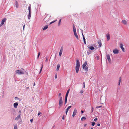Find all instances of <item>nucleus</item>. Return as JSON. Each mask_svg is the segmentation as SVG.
Wrapping results in <instances>:
<instances>
[{"instance_id": "f257e3e1", "label": "nucleus", "mask_w": 129, "mask_h": 129, "mask_svg": "<svg viewBox=\"0 0 129 129\" xmlns=\"http://www.w3.org/2000/svg\"><path fill=\"white\" fill-rule=\"evenodd\" d=\"M76 66L75 67V70L76 72V73H78L80 65V62L79 61L78 59H77L76 60Z\"/></svg>"}, {"instance_id": "f03ea898", "label": "nucleus", "mask_w": 129, "mask_h": 129, "mask_svg": "<svg viewBox=\"0 0 129 129\" xmlns=\"http://www.w3.org/2000/svg\"><path fill=\"white\" fill-rule=\"evenodd\" d=\"M28 10H29V13L27 15V17L28 19H30L31 16V5L30 4L29 5Z\"/></svg>"}, {"instance_id": "7ed1b4c3", "label": "nucleus", "mask_w": 129, "mask_h": 129, "mask_svg": "<svg viewBox=\"0 0 129 129\" xmlns=\"http://www.w3.org/2000/svg\"><path fill=\"white\" fill-rule=\"evenodd\" d=\"M15 72L16 74L18 75H21L24 74V73L22 71L20 70H19L16 71Z\"/></svg>"}, {"instance_id": "20e7f679", "label": "nucleus", "mask_w": 129, "mask_h": 129, "mask_svg": "<svg viewBox=\"0 0 129 129\" xmlns=\"http://www.w3.org/2000/svg\"><path fill=\"white\" fill-rule=\"evenodd\" d=\"M63 103L62 98V97H60V99L59 101V105L60 107L62 105Z\"/></svg>"}, {"instance_id": "39448f33", "label": "nucleus", "mask_w": 129, "mask_h": 129, "mask_svg": "<svg viewBox=\"0 0 129 129\" xmlns=\"http://www.w3.org/2000/svg\"><path fill=\"white\" fill-rule=\"evenodd\" d=\"M107 58L108 60V61L110 63H111V59L110 56L109 54H108L106 55Z\"/></svg>"}, {"instance_id": "423d86ee", "label": "nucleus", "mask_w": 129, "mask_h": 129, "mask_svg": "<svg viewBox=\"0 0 129 129\" xmlns=\"http://www.w3.org/2000/svg\"><path fill=\"white\" fill-rule=\"evenodd\" d=\"M113 53L115 54H118L119 53V50L116 49H114L113 50Z\"/></svg>"}, {"instance_id": "0eeeda50", "label": "nucleus", "mask_w": 129, "mask_h": 129, "mask_svg": "<svg viewBox=\"0 0 129 129\" xmlns=\"http://www.w3.org/2000/svg\"><path fill=\"white\" fill-rule=\"evenodd\" d=\"M77 110L75 108L74 110V112L72 115V116L73 117H74L76 115V113L77 112Z\"/></svg>"}, {"instance_id": "6e6552de", "label": "nucleus", "mask_w": 129, "mask_h": 129, "mask_svg": "<svg viewBox=\"0 0 129 129\" xmlns=\"http://www.w3.org/2000/svg\"><path fill=\"white\" fill-rule=\"evenodd\" d=\"M123 45L122 44H120V47L121 49L122 50V51L123 52H125L124 49L123 48Z\"/></svg>"}, {"instance_id": "1a4fd4ad", "label": "nucleus", "mask_w": 129, "mask_h": 129, "mask_svg": "<svg viewBox=\"0 0 129 129\" xmlns=\"http://www.w3.org/2000/svg\"><path fill=\"white\" fill-rule=\"evenodd\" d=\"M6 20L5 18H4L3 19L1 22V25H2L4 24L5 21H6Z\"/></svg>"}, {"instance_id": "9d476101", "label": "nucleus", "mask_w": 129, "mask_h": 129, "mask_svg": "<svg viewBox=\"0 0 129 129\" xmlns=\"http://www.w3.org/2000/svg\"><path fill=\"white\" fill-rule=\"evenodd\" d=\"M87 61H85L84 63L82 65V68L83 69H84L85 68V67H86V66L87 65Z\"/></svg>"}, {"instance_id": "9b49d317", "label": "nucleus", "mask_w": 129, "mask_h": 129, "mask_svg": "<svg viewBox=\"0 0 129 129\" xmlns=\"http://www.w3.org/2000/svg\"><path fill=\"white\" fill-rule=\"evenodd\" d=\"M87 47L88 48H89V49L91 50H92L94 49V48L92 46H89V45H88L87 46Z\"/></svg>"}, {"instance_id": "f8f14e48", "label": "nucleus", "mask_w": 129, "mask_h": 129, "mask_svg": "<svg viewBox=\"0 0 129 129\" xmlns=\"http://www.w3.org/2000/svg\"><path fill=\"white\" fill-rule=\"evenodd\" d=\"M71 106H69L68 107V108H67V109H66V115L67 114L68 111L69 109L70 108H71Z\"/></svg>"}, {"instance_id": "ddd939ff", "label": "nucleus", "mask_w": 129, "mask_h": 129, "mask_svg": "<svg viewBox=\"0 0 129 129\" xmlns=\"http://www.w3.org/2000/svg\"><path fill=\"white\" fill-rule=\"evenodd\" d=\"M18 105V103L17 102L14 103L13 104L14 107L15 108H16L17 107Z\"/></svg>"}, {"instance_id": "4468645a", "label": "nucleus", "mask_w": 129, "mask_h": 129, "mask_svg": "<svg viewBox=\"0 0 129 129\" xmlns=\"http://www.w3.org/2000/svg\"><path fill=\"white\" fill-rule=\"evenodd\" d=\"M98 43L99 45V47H101L102 46V43L101 42V40H99V41L98 42Z\"/></svg>"}, {"instance_id": "2eb2a0df", "label": "nucleus", "mask_w": 129, "mask_h": 129, "mask_svg": "<svg viewBox=\"0 0 129 129\" xmlns=\"http://www.w3.org/2000/svg\"><path fill=\"white\" fill-rule=\"evenodd\" d=\"M20 114L16 118H15V120H18L20 118H21L20 117Z\"/></svg>"}, {"instance_id": "dca6fc26", "label": "nucleus", "mask_w": 129, "mask_h": 129, "mask_svg": "<svg viewBox=\"0 0 129 129\" xmlns=\"http://www.w3.org/2000/svg\"><path fill=\"white\" fill-rule=\"evenodd\" d=\"M48 25H45L43 28V30H44L47 29L48 27Z\"/></svg>"}, {"instance_id": "f3484780", "label": "nucleus", "mask_w": 129, "mask_h": 129, "mask_svg": "<svg viewBox=\"0 0 129 129\" xmlns=\"http://www.w3.org/2000/svg\"><path fill=\"white\" fill-rule=\"evenodd\" d=\"M108 41H109L110 39V37L109 34H108L106 36Z\"/></svg>"}, {"instance_id": "a211bd4d", "label": "nucleus", "mask_w": 129, "mask_h": 129, "mask_svg": "<svg viewBox=\"0 0 129 129\" xmlns=\"http://www.w3.org/2000/svg\"><path fill=\"white\" fill-rule=\"evenodd\" d=\"M73 31L74 32V33H76V28L74 24L73 25Z\"/></svg>"}, {"instance_id": "6ab92c4d", "label": "nucleus", "mask_w": 129, "mask_h": 129, "mask_svg": "<svg viewBox=\"0 0 129 129\" xmlns=\"http://www.w3.org/2000/svg\"><path fill=\"white\" fill-rule=\"evenodd\" d=\"M122 22L124 24L126 25L127 23V22L126 21L124 20H122Z\"/></svg>"}, {"instance_id": "aec40b11", "label": "nucleus", "mask_w": 129, "mask_h": 129, "mask_svg": "<svg viewBox=\"0 0 129 129\" xmlns=\"http://www.w3.org/2000/svg\"><path fill=\"white\" fill-rule=\"evenodd\" d=\"M74 35L76 37V38L77 39H79V38H78V35L77 34L76 32L74 33Z\"/></svg>"}, {"instance_id": "412c9836", "label": "nucleus", "mask_w": 129, "mask_h": 129, "mask_svg": "<svg viewBox=\"0 0 129 129\" xmlns=\"http://www.w3.org/2000/svg\"><path fill=\"white\" fill-rule=\"evenodd\" d=\"M60 67V65L59 64H58L57 65V69H56V71H58L59 69V68Z\"/></svg>"}, {"instance_id": "4be33fe9", "label": "nucleus", "mask_w": 129, "mask_h": 129, "mask_svg": "<svg viewBox=\"0 0 129 129\" xmlns=\"http://www.w3.org/2000/svg\"><path fill=\"white\" fill-rule=\"evenodd\" d=\"M121 77H120L119 78V80L118 81V85H120V83L121 82Z\"/></svg>"}, {"instance_id": "5701e85b", "label": "nucleus", "mask_w": 129, "mask_h": 129, "mask_svg": "<svg viewBox=\"0 0 129 129\" xmlns=\"http://www.w3.org/2000/svg\"><path fill=\"white\" fill-rule=\"evenodd\" d=\"M86 118L85 117H82L81 119V120L82 121H83L84 120H85L86 119Z\"/></svg>"}, {"instance_id": "b1692460", "label": "nucleus", "mask_w": 129, "mask_h": 129, "mask_svg": "<svg viewBox=\"0 0 129 129\" xmlns=\"http://www.w3.org/2000/svg\"><path fill=\"white\" fill-rule=\"evenodd\" d=\"M87 54L89 55L91 53V51L88 50L87 52Z\"/></svg>"}, {"instance_id": "393cba45", "label": "nucleus", "mask_w": 129, "mask_h": 129, "mask_svg": "<svg viewBox=\"0 0 129 129\" xmlns=\"http://www.w3.org/2000/svg\"><path fill=\"white\" fill-rule=\"evenodd\" d=\"M16 7V8H18V4L17 2L16 1V4H15Z\"/></svg>"}, {"instance_id": "a878e982", "label": "nucleus", "mask_w": 129, "mask_h": 129, "mask_svg": "<svg viewBox=\"0 0 129 129\" xmlns=\"http://www.w3.org/2000/svg\"><path fill=\"white\" fill-rule=\"evenodd\" d=\"M61 19H59V22H58V26H59L60 25V23H61Z\"/></svg>"}, {"instance_id": "bb28decb", "label": "nucleus", "mask_w": 129, "mask_h": 129, "mask_svg": "<svg viewBox=\"0 0 129 129\" xmlns=\"http://www.w3.org/2000/svg\"><path fill=\"white\" fill-rule=\"evenodd\" d=\"M85 70V71L86 72H87L88 71V68L86 66L85 67V68L84 69Z\"/></svg>"}, {"instance_id": "cd10ccee", "label": "nucleus", "mask_w": 129, "mask_h": 129, "mask_svg": "<svg viewBox=\"0 0 129 129\" xmlns=\"http://www.w3.org/2000/svg\"><path fill=\"white\" fill-rule=\"evenodd\" d=\"M70 90V89H69L67 91V92H66V95H68L69 93V92Z\"/></svg>"}, {"instance_id": "c85d7f7f", "label": "nucleus", "mask_w": 129, "mask_h": 129, "mask_svg": "<svg viewBox=\"0 0 129 129\" xmlns=\"http://www.w3.org/2000/svg\"><path fill=\"white\" fill-rule=\"evenodd\" d=\"M43 65H42V67L41 68V69L40 70V72H39V74H40V73H41V71H42V68H43Z\"/></svg>"}, {"instance_id": "c756f323", "label": "nucleus", "mask_w": 129, "mask_h": 129, "mask_svg": "<svg viewBox=\"0 0 129 129\" xmlns=\"http://www.w3.org/2000/svg\"><path fill=\"white\" fill-rule=\"evenodd\" d=\"M83 41L84 42V44H86V40H85V37H84L83 38Z\"/></svg>"}, {"instance_id": "7c9ffc66", "label": "nucleus", "mask_w": 129, "mask_h": 129, "mask_svg": "<svg viewBox=\"0 0 129 129\" xmlns=\"http://www.w3.org/2000/svg\"><path fill=\"white\" fill-rule=\"evenodd\" d=\"M57 21V20H54L53 21H52V22H51L50 24H52V23H54V22H55V21Z\"/></svg>"}, {"instance_id": "2f4dec72", "label": "nucleus", "mask_w": 129, "mask_h": 129, "mask_svg": "<svg viewBox=\"0 0 129 129\" xmlns=\"http://www.w3.org/2000/svg\"><path fill=\"white\" fill-rule=\"evenodd\" d=\"M63 51V48L62 46L61 49H60V51L62 52Z\"/></svg>"}, {"instance_id": "473e14b6", "label": "nucleus", "mask_w": 129, "mask_h": 129, "mask_svg": "<svg viewBox=\"0 0 129 129\" xmlns=\"http://www.w3.org/2000/svg\"><path fill=\"white\" fill-rule=\"evenodd\" d=\"M95 123L94 122H92L91 125L93 126H94L95 124Z\"/></svg>"}, {"instance_id": "72a5a7b5", "label": "nucleus", "mask_w": 129, "mask_h": 129, "mask_svg": "<svg viewBox=\"0 0 129 129\" xmlns=\"http://www.w3.org/2000/svg\"><path fill=\"white\" fill-rule=\"evenodd\" d=\"M15 100H20L17 97H15Z\"/></svg>"}, {"instance_id": "f704fd0d", "label": "nucleus", "mask_w": 129, "mask_h": 129, "mask_svg": "<svg viewBox=\"0 0 129 129\" xmlns=\"http://www.w3.org/2000/svg\"><path fill=\"white\" fill-rule=\"evenodd\" d=\"M40 52H39L38 53V56H37L38 58H39V56L40 55Z\"/></svg>"}, {"instance_id": "c9c22d12", "label": "nucleus", "mask_w": 129, "mask_h": 129, "mask_svg": "<svg viewBox=\"0 0 129 129\" xmlns=\"http://www.w3.org/2000/svg\"><path fill=\"white\" fill-rule=\"evenodd\" d=\"M62 52L59 51V55L60 56H61V54H62Z\"/></svg>"}, {"instance_id": "e433bc0d", "label": "nucleus", "mask_w": 129, "mask_h": 129, "mask_svg": "<svg viewBox=\"0 0 129 129\" xmlns=\"http://www.w3.org/2000/svg\"><path fill=\"white\" fill-rule=\"evenodd\" d=\"M68 96V95H66L65 100H67Z\"/></svg>"}, {"instance_id": "4c0bfd02", "label": "nucleus", "mask_w": 129, "mask_h": 129, "mask_svg": "<svg viewBox=\"0 0 129 129\" xmlns=\"http://www.w3.org/2000/svg\"><path fill=\"white\" fill-rule=\"evenodd\" d=\"M97 120H98L97 118H96L94 119L93 120L94 121L96 122Z\"/></svg>"}, {"instance_id": "58836bf2", "label": "nucleus", "mask_w": 129, "mask_h": 129, "mask_svg": "<svg viewBox=\"0 0 129 129\" xmlns=\"http://www.w3.org/2000/svg\"><path fill=\"white\" fill-rule=\"evenodd\" d=\"M83 90L82 89V90H81L80 91V93H83Z\"/></svg>"}, {"instance_id": "ea45409f", "label": "nucleus", "mask_w": 129, "mask_h": 129, "mask_svg": "<svg viewBox=\"0 0 129 129\" xmlns=\"http://www.w3.org/2000/svg\"><path fill=\"white\" fill-rule=\"evenodd\" d=\"M102 107L101 106H98L96 107V108H100Z\"/></svg>"}, {"instance_id": "a19ab883", "label": "nucleus", "mask_w": 129, "mask_h": 129, "mask_svg": "<svg viewBox=\"0 0 129 129\" xmlns=\"http://www.w3.org/2000/svg\"><path fill=\"white\" fill-rule=\"evenodd\" d=\"M14 129H17V125L14 126Z\"/></svg>"}, {"instance_id": "79ce46f5", "label": "nucleus", "mask_w": 129, "mask_h": 129, "mask_svg": "<svg viewBox=\"0 0 129 129\" xmlns=\"http://www.w3.org/2000/svg\"><path fill=\"white\" fill-rule=\"evenodd\" d=\"M82 37H83V38L84 37V35L83 34V31H82Z\"/></svg>"}, {"instance_id": "37998d69", "label": "nucleus", "mask_w": 129, "mask_h": 129, "mask_svg": "<svg viewBox=\"0 0 129 129\" xmlns=\"http://www.w3.org/2000/svg\"><path fill=\"white\" fill-rule=\"evenodd\" d=\"M83 88H85V83L83 82Z\"/></svg>"}, {"instance_id": "c03bdc74", "label": "nucleus", "mask_w": 129, "mask_h": 129, "mask_svg": "<svg viewBox=\"0 0 129 129\" xmlns=\"http://www.w3.org/2000/svg\"><path fill=\"white\" fill-rule=\"evenodd\" d=\"M46 59L45 60V61H48V56H47L46 57Z\"/></svg>"}, {"instance_id": "a18cd8bd", "label": "nucleus", "mask_w": 129, "mask_h": 129, "mask_svg": "<svg viewBox=\"0 0 129 129\" xmlns=\"http://www.w3.org/2000/svg\"><path fill=\"white\" fill-rule=\"evenodd\" d=\"M41 114V113L40 112H39L38 114V116H39V115L40 114Z\"/></svg>"}, {"instance_id": "49530a36", "label": "nucleus", "mask_w": 129, "mask_h": 129, "mask_svg": "<svg viewBox=\"0 0 129 129\" xmlns=\"http://www.w3.org/2000/svg\"><path fill=\"white\" fill-rule=\"evenodd\" d=\"M96 58H97V59L98 60V59H99V56H96Z\"/></svg>"}, {"instance_id": "de8ad7c7", "label": "nucleus", "mask_w": 129, "mask_h": 129, "mask_svg": "<svg viewBox=\"0 0 129 129\" xmlns=\"http://www.w3.org/2000/svg\"><path fill=\"white\" fill-rule=\"evenodd\" d=\"M62 119L63 120H64V115L63 116V117L62 118Z\"/></svg>"}, {"instance_id": "09e8293b", "label": "nucleus", "mask_w": 129, "mask_h": 129, "mask_svg": "<svg viewBox=\"0 0 129 129\" xmlns=\"http://www.w3.org/2000/svg\"><path fill=\"white\" fill-rule=\"evenodd\" d=\"M55 79H56L57 78V75H55Z\"/></svg>"}, {"instance_id": "8fccbe9b", "label": "nucleus", "mask_w": 129, "mask_h": 129, "mask_svg": "<svg viewBox=\"0 0 129 129\" xmlns=\"http://www.w3.org/2000/svg\"><path fill=\"white\" fill-rule=\"evenodd\" d=\"M61 93H60L59 94H58V96H59V97H60L61 96Z\"/></svg>"}, {"instance_id": "3c124183", "label": "nucleus", "mask_w": 129, "mask_h": 129, "mask_svg": "<svg viewBox=\"0 0 129 129\" xmlns=\"http://www.w3.org/2000/svg\"><path fill=\"white\" fill-rule=\"evenodd\" d=\"M30 121L31 122H32L33 121V119H32L30 120Z\"/></svg>"}, {"instance_id": "603ef678", "label": "nucleus", "mask_w": 129, "mask_h": 129, "mask_svg": "<svg viewBox=\"0 0 129 129\" xmlns=\"http://www.w3.org/2000/svg\"><path fill=\"white\" fill-rule=\"evenodd\" d=\"M67 100H65V104H66L67 102Z\"/></svg>"}, {"instance_id": "864d4df0", "label": "nucleus", "mask_w": 129, "mask_h": 129, "mask_svg": "<svg viewBox=\"0 0 129 129\" xmlns=\"http://www.w3.org/2000/svg\"><path fill=\"white\" fill-rule=\"evenodd\" d=\"M93 108L92 107V109H91V112H92L93 110Z\"/></svg>"}, {"instance_id": "5fc2aeb1", "label": "nucleus", "mask_w": 129, "mask_h": 129, "mask_svg": "<svg viewBox=\"0 0 129 129\" xmlns=\"http://www.w3.org/2000/svg\"><path fill=\"white\" fill-rule=\"evenodd\" d=\"M97 125L98 126H100V124L99 123H98L97 124Z\"/></svg>"}, {"instance_id": "6e6d98bb", "label": "nucleus", "mask_w": 129, "mask_h": 129, "mask_svg": "<svg viewBox=\"0 0 129 129\" xmlns=\"http://www.w3.org/2000/svg\"><path fill=\"white\" fill-rule=\"evenodd\" d=\"M3 95H2V97L3 98V97H4V91L3 92Z\"/></svg>"}, {"instance_id": "4d7b16f0", "label": "nucleus", "mask_w": 129, "mask_h": 129, "mask_svg": "<svg viewBox=\"0 0 129 129\" xmlns=\"http://www.w3.org/2000/svg\"><path fill=\"white\" fill-rule=\"evenodd\" d=\"M81 113L82 114H83V113L84 112H83V111L82 110H81Z\"/></svg>"}, {"instance_id": "13d9d810", "label": "nucleus", "mask_w": 129, "mask_h": 129, "mask_svg": "<svg viewBox=\"0 0 129 129\" xmlns=\"http://www.w3.org/2000/svg\"><path fill=\"white\" fill-rule=\"evenodd\" d=\"M35 85H36V84H35V83L34 82V83L33 86H35Z\"/></svg>"}, {"instance_id": "bf43d9fd", "label": "nucleus", "mask_w": 129, "mask_h": 129, "mask_svg": "<svg viewBox=\"0 0 129 129\" xmlns=\"http://www.w3.org/2000/svg\"><path fill=\"white\" fill-rule=\"evenodd\" d=\"M87 125V124H84V127H85Z\"/></svg>"}, {"instance_id": "052dcab7", "label": "nucleus", "mask_w": 129, "mask_h": 129, "mask_svg": "<svg viewBox=\"0 0 129 129\" xmlns=\"http://www.w3.org/2000/svg\"><path fill=\"white\" fill-rule=\"evenodd\" d=\"M25 26V25H23V29H24V28Z\"/></svg>"}, {"instance_id": "680f3d73", "label": "nucleus", "mask_w": 129, "mask_h": 129, "mask_svg": "<svg viewBox=\"0 0 129 129\" xmlns=\"http://www.w3.org/2000/svg\"><path fill=\"white\" fill-rule=\"evenodd\" d=\"M95 45H96V44H94L93 45V46H95Z\"/></svg>"}, {"instance_id": "e2e57ef3", "label": "nucleus", "mask_w": 129, "mask_h": 129, "mask_svg": "<svg viewBox=\"0 0 129 129\" xmlns=\"http://www.w3.org/2000/svg\"><path fill=\"white\" fill-rule=\"evenodd\" d=\"M19 112H21V111H20V110H19Z\"/></svg>"}, {"instance_id": "0e129e2a", "label": "nucleus", "mask_w": 129, "mask_h": 129, "mask_svg": "<svg viewBox=\"0 0 129 129\" xmlns=\"http://www.w3.org/2000/svg\"><path fill=\"white\" fill-rule=\"evenodd\" d=\"M91 129H93V127H91Z\"/></svg>"}, {"instance_id": "69168bd1", "label": "nucleus", "mask_w": 129, "mask_h": 129, "mask_svg": "<svg viewBox=\"0 0 129 129\" xmlns=\"http://www.w3.org/2000/svg\"><path fill=\"white\" fill-rule=\"evenodd\" d=\"M28 74V73H26V74L27 75Z\"/></svg>"}, {"instance_id": "338daca9", "label": "nucleus", "mask_w": 129, "mask_h": 129, "mask_svg": "<svg viewBox=\"0 0 129 129\" xmlns=\"http://www.w3.org/2000/svg\"><path fill=\"white\" fill-rule=\"evenodd\" d=\"M29 88V87H26V88Z\"/></svg>"}, {"instance_id": "774afa93", "label": "nucleus", "mask_w": 129, "mask_h": 129, "mask_svg": "<svg viewBox=\"0 0 129 129\" xmlns=\"http://www.w3.org/2000/svg\"><path fill=\"white\" fill-rule=\"evenodd\" d=\"M22 69L23 70H24V69Z\"/></svg>"}]
</instances>
